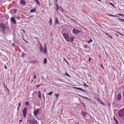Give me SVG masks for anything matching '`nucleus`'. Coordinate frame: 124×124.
<instances>
[{
	"mask_svg": "<svg viewBox=\"0 0 124 124\" xmlns=\"http://www.w3.org/2000/svg\"><path fill=\"white\" fill-rule=\"evenodd\" d=\"M63 36L66 41L68 42H73L74 39V37L72 36L70 37H69V34L68 33H64L62 34Z\"/></svg>",
	"mask_w": 124,
	"mask_h": 124,
	"instance_id": "nucleus-1",
	"label": "nucleus"
},
{
	"mask_svg": "<svg viewBox=\"0 0 124 124\" xmlns=\"http://www.w3.org/2000/svg\"><path fill=\"white\" fill-rule=\"evenodd\" d=\"M118 114L119 116L122 118H124V108L120 110Z\"/></svg>",
	"mask_w": 124,
	"mask_h": 124,
	"instance_id": "nucleus-2",
	"label": "nucleus"
},
{
	"mask_svg": "<svg viewBox=\"0 0 124 124\" xmlns=\"http://www.w3.org/2000/svg\"><path fill=\"white\" fill-rule=\"evenodd\" d=\"M38 123L37 121L33 118L28 121V124H35Z\"/></svg>",
	"mask_w": 124,
	"mask_h": 124,
	"instance_id": "nucleus-3",
	"label": "nucleus"
},
{
	"mask_svg": "<svg viewBox=\"0 0 124 124\" xmlns=\"http://www.w3.org/2000/svg\"><path fill=\"white\" fill-rule=\"evenodd\" d=\"M81 32V30H78L75 28H73L72 30L73 33L75 34H77Z\"/></svg>",
	"mask_w": 124,
	"mask_h": 124,
	"instance_id": "nucleus-4",
	"label": "nucleus"
},
{
	"mask_svg": "<svg viewBox=\"0 0 124 124\" xmlns=\"http://www.w3.org/2000/svg\"><path fill=\"white\" fill-rule=\"evenodd\" d=\"M27 108H25L23 109L22 111V113L23 114V116L24 117V118H25L26 114L27 111Z\"/></svg>",
	"mask_w": 124,
	"mask_h": 124,
	"instance_id": "nucleus-5",
	"label": "nucleus"
},
{
	"mask_svg": "<svg viewBox=\"0 0 124 124\" xmlns=\"http://www.w3.org/2000/svg\"><path fill=\"white\" fill-rule=\"evenodd\" d=\"M43 50L44 51V52H43V54H46L47 51L46 44V43H45L44 44V47Z\"/></svg>",
	"mask_w": 124,
	"mask_h": 124,
	"instance_id": "nucleus-6",
	"label": "nucleus"
},
{
	"mask_svg": "<svg viewBox=\"0 0 124 124\" xmlns=\"http://www.w3.org/2000/svg\"><path fill=\"white\" fill-rule=\"evenodd\" d=\"M0 27L4 31H5L6 29L4 23L0 24Z\"/></svg>",
	"mask_w": 124,
	"mask_h": 124,
	"instance_id": "nucleus-7",
	"label": "nucleus"
},
{
	"mask_svg": "<svg viewBox=\"0 0 124 124\" xmlns=\"http://www.w3.org/2000/svg\"><path fill=\"white\" fill-rule=\"evenodd\" d=\"M39 111V109H36L34 111V114L35 116H36L38 113Z\"/></svg>",
	"mask_w": 124,
	"mask_h": 124,
	"instance_id": "nucleus-8",
	"label": "nucleus"
},
{
	"mask_svg": "<svg viewBox=\"0 0 124 124\" xmlns=\"http://www.w3.org/2000/svg\"><path fill=\"white\" fill-rule=\"evenodd\" d=\"M117 99L118 100H119L121 99L122 98V96L121 94L120 93L117 94Z\"/></svg>",
	"mask_w": 124,
	"mask_h": 124,
	"instance_id": "nucleus-9",
	"label": "nucleus"
},
{
	"mask_svg": "<svg viewBox=\"0 0 124 124\" xmlns=\"http://www.w3.org/2000/svg\"><path fill=\"white\" fill-rule=\"evenodd\" d=\"M39 49L40 52H43V46L42 45L41 43H40V44L39 46Z\"/></svg>",
	"mask_w": 124,
	"mask_h": 124,
	"instance_id": "nucleus-10",
	"label": "nucleus"
},
{
	"mask_svg": "<svg viewBox=\"0 0 124 124\" xmlns=\"http://www.w3.org/2000/svg\"><path fill=\"white\" fill-rule=\"evenodd\" d=\"M11 20L14 24H16V23L15 19L13 17H12L11 18Z\"/></svg>",
	"mask_w": 124,
	"mask_h": 124,
	"instance_id": "nucleus-11",
	"label": "nucleus"
},
{
	"mask_svg": "<svg viewBox=\"0 0 124 124\" xmlns=\"http://www.w3.org/2000/svg\"><path fill=\"white\" fill-rule=\"evenodd\" d=\"M74 88H75V89H77L78 90H81V91L83 92H85L86 91L85 90L81 88H79L77 87H75Z\"/></svg>",
	"mask_w": 124,
	"mask_h": 124,
	"instance_id": "nucleus-12",
	"label": "nucleus"
},
{
	"mask_svg": "<svg viewBox=\"0 0 124 124\" xmlns=\"http://www.w3.org/2000/svg\"><path fill=\"white\" fill-rule=\"evenodd\" d=\"M20 3L23 5H25L26 3L24 0H21Z\"/></svg>",
	"mask_w": 124,
	"mask_h": 124,
	"instance_id": "nucleus-13",
	"label": "nucleus"
},
{
	"mask_svg": "<svg viewBox=\"0 0 124 124\" xmlns=\"http://www.w3.org/2000/svg\"><path fill=\"white\" fill-rule=\"evenodd\" d=\"M55 23L57 24V23L59 24L60 23L58 22V19L57 18H56L55 20Z\"/></svg>",
	"mask_w": 124,
	"mask_h": 124,
	"instance_id": "nucleus-14",
	"label": "nucleus"
},
{
	"mask_svg": "<svg viewBox=\"0 0 124 124\" xmlns=\"http://www.w3.org/2000/svg\"><path fill=\"white\" fill-rule=\"evenodd\" d=\"M36 11L35 8H34L33 9H31L30 12L31 13H33L35 12Z\"/></svg>",
	"mask_w": 124,
	"mask_h": 124,
	"instance_id": "nucleus-15",
	"label": "nucleus"
},
{
	"mask_svg": "<svg viewBox=\"0 0 124 124\" xmlns=\"http://www.w3.org/2000/svg\"><path fill=\"white\" fill-rule=\"evenodd\" d=\"M38 96L40 98H41V93L40 91H39V95Z\"/></svg>",
	"mask_w": 124,
	"mask_h": 124,
	"instance_id": "nucleus-16",
	"label": "nucleus"
},
{
	"mask_svg": "<svg viewBox=\"0 0 124 124\" xmlns=\"http://www.w3.org/2000/svg\"><path fill=\"white\" fill-rule=\"evenodd\" d=\"M49 22L50 23V25H52V18H51L50 19L49 21Z\"/></svg>",
	"mask_w": 124,
	"mask_h": 124,
	"instance_id": "nucleus-17",
	"label": "nucleus"
},
{
	"mask_svg": "<svg viewBox=\"0 0 124 124\" xmlns=\"http://www.w3.org/2000/svg\"><path fill=\"white\" fill-rule=\"evenodd\" d=\"M83 83H84V85H83L84 86H86L88 88L89 87V86L86 83H85L84 82H83Z\"/></svg>",
	"mask_w": 124,
	"mask_h": 124,
	"instance_id": "nucleus-18",
	"label": "nucleus"
},
{
	"mask_svg": "<svg viewBox=\"0 0 124 124\" xmlns=\"http://www.w3.org/2000/svg\"><path fill=\"white\" fill-rule=\"evenodd\" d=\"M59 9L60 10V11L62 12H63L64 11L63 8L61 7V6L60 7Z\"/></svg>",
	"mask_w": 124,
	"mask_h": 124,
	"instance_id": "nucleus-19",
	"label": "nucleus"
},
{
	"mask_svg": "<svg viewBox=\"0 0 124 124\" xmlns=\"http://www.w3.org/2000/svg\"><path fill=\"white\" fill-rule=\"evenodd\" d=\"M31 62L33 64H34L35 63H38L37 61L36 60H34Z\"/></svg>",
	"mask_w": 124,
	"mask_h": 124,
	"instance_id": "nucleus-20",
	"label": "nucleus"
},
{
	"mask_svg": "<svg viewBox=\"0 0 124 124\" xmlns=\"http://www.w3.org/2000/svg\"><path fill=\"white\" fill-rule=\"evenodd\" d=\"M34 1H35L36 2L38 5L40 4L38 0H34Z\"/></svg>",
	"mask_w": 124,
	"mask_h": 124,
	"instance_id": "nucleus-21",
	"label": "nucleus"
},
{
	"mask_svg": "<svg viewBox=\"0 0 124 124\" xmlns=\"http://www.w3.org/2000/svg\"><path fill=\"white\" fill-rule=\"evenodd\" d=\"M21 103H19L18 107L17 108V110L18 111H19V109L20 107V106H21Z\"/></svg>",
	"mask_w": 124,
	"mask_h": 124,
	"instance_id": "nucleus-22",
	"label": "nucleus"
},
{
	"mask_svg": "<svg viewBox=\"0 0 124 124\" xmlns=\"http://www.w3.org/2000/svg\"><path fill=\"white\" fill-rule=\"evenodd\" d=\"M44 63L45 64L47 62V60L46 58H45L44 59Z\"/></svg>",
	"mask_w": 124,
	"mask_h": 124,
	"instance_id": "nucleus-23",
	"label": "nucleus"
},
{
	"mask_svg": "<svg viewBox=\"0 0 124 124\" xmlns=\"http://www.w3.org/2000/svg\"><path fill=\"white\" fill-rule=\"evenodd\" d=\"M99 102H100V103L103 104V103L102 101L100 99L99 101H98Z\"/></svg>",
	"mask_w": 124,
	"mask_h": 124,
	"instance_id": "nucleus-24",
	"label": "nucleus"
},
{
	"mask_svg": "<svg viewBox=\"0 0 124 124\" xmlns=\"http://www.w3.org/2000/svg\"><path fill=\"white\" fill-rule=\"evenodd\" d=\"M93 41V40L91 39L89 41H88L87 42L88 43H90L91 42H92Z\"/></svg>",
	"mask_w": 124,
	"mask_h": 124,
	"instance_id": "nucleus-25",
	"label": "nucleus"
},
{
	"mask_svg": "<svg viewBox=\"0 0 124 124\" xmlns=\"http://www.w3.org/2000/svg\"><path fill=\"white\" fill-rule=\"evenodd\" d=\"M114 120L116 121V124H118V122H117V121L116 119L115 118V116H114Z\"/></svg>",
	"mask_w": 124,
	"mask_h": 124,
	"instance_id": "nucleus-26",
	"label": "nucleus"
},
{
	"mask_svg": "<svg viewBox=\"0 0 124 124\" xmlns=\"http://www.w3.org/2000/svg\"><path fill=\"white\" fill-rule=\"evenodd\" d=\"M108 15L109 16H113L115 17H117V15L114 16V15H110V14H108Z\"/></svg>",
	"mask_w": 124,
	"mask_h": 124,
	"instance_id": "nucleus-27",
	"label": "nucleus"
},
{
	"mask_svg": "<svg viewBox=\"0 0 124 124\" xmlns=\"http://www.w3.org/2000/svg\"><path fill=\"white\" fill-rule=\"evenodd\" d=\"M53 93V92L52 91H51L49 93H48V94L49 95H51Z\"/></svg>",
	"mask_w": 124,
	"mask_h": 124,
	"instance_id": "nucleus-28",
	"label": "nucleus"
},
{
	"mask_svg": "<svg viewBox=\"0 0 124 124\" xmlns=\"http://www.w3.org/2000/svg\"><path fill=\"white\" fill-rule=\"evenodd\" d=\"M118 15L120 16H121L122 17H123L124 16V15L123 14H118Z\"/></svg>",
	"mask_w": 124,
	"mask_h": 124,
	"instance_id": "nucleus-29",
	"label": "nucleus"
},
{
	"mask_svg": "<svg viewBox=\"0 0 124 124\" xmlns=\"http://www.w3.org/2000/svg\"><path fill=\"white\" fill-rule=\"evenodd\" d=\"M55 95H56V98H57V99L58 98V96H59V95H58V94L56 93V94H55Z\"/></svg>",
	"mask_w": 124,
	"mask_h": 124,
	"instance_id": "nucleus-30",
	"label": "nucleus"
},
{
	"mask_svg": "<svg viewBox=\"0 0 124 124\" xmlns=\"http://www.w3.org/2000/svg\"><path fill=\"white\" fill-rule=\"evenodd\" d=\"M29 103V102L27 101L26 102V104L27 106H28V104Z\"/></svg>",
	"mask_w": 124,
	"mask_h": 124,
	"instance_id": "nucleus-31",
	"label": "nucleus"
},
{
	"mask_svg": "<svg viewBox=\"0 0 124 124\" xmlns=\"http://www.w3.org/2000/svg\"><path fill=\"white\" fill-rule=\"evenodd\" d=\"M109 4H110L111 5H112L113 7H115V6L113 4H112V3H110V2L109 3Z\"/></svg>",
	"mask_w": 124,
	"mask_h": 124,
	"instance_id": "nucleus-32",
	"label": "nucleus"
},
{
	"mask_svg": "<svg viewBox=\"0 0 124 124\" xmlns=\"http://www.w3.org/2000/svg\"><path fill=\"white\" fill-rule=\"evenodd\" d=\"M12 46L13 47L15 46V43H12Z\"/></svg>",
	"mask_w": 124,
	"mask_h": 124,
	"instance_id": "nucleus-33",
	"label": "nucleus"
},
{
	"mask_svg": "<svg viewBox=\"0 0 124 124\" xmlns=\"http://www.w3.org/2000/svg\"><path fill=\"white\" fill-rule=\"evenodd\" d=\"M4 67L5 69H7V66L6 65H4Z\"/></svg>",
	"mask_w": 124,
	"mask_h": 124,
	"instance_id": "nucleus-34",
	"label": "nucleus"
},
{
	"mask_svg": "<svg viewBox=\"0 0 124 124\" xmlns=\"http://www.w3.org/2000/svg\"><path fill=\"white\" fill-rule=\"evenodd\" d=\"M118 19L119 20H120L122 21H124V19Z\"/></svg>",
	"mask_w": 124,
	"mask_h": 124,
	"instance_id": "nucleus-35",
	"label": "nucleus"
},
{
	"mask_svg": "<svg viewBox=\"0 0 124 124\" xmlns=\"http://www.w3.org/2000/svg\"><path fill=\"white\" fill-rule=\"evenodd\" d=\"M36 75L35 74H34V79H36Z\"/></svg>",
	"mask_w": 124,
	"mask_h": 124,
	"instance_id": "nucleus-36",
	"label": "nucleus"
},
{
	"mask_svg": "<svg viewBox=\"0 0 124 124\" xmlns=\"http://www.w3.org/2000/svg\"><path fill=\"white\" fill-rule=\"evenodd\" d=\"M96 100L98 101H99L100 100L98 98H96Z\"/></svg>",
	"mask_w": 124,
	"mask_h": 124,
	"instance_id": "nucleus-37",
	"label": "nucleus"
},
{
	"mask_svg": "<svg viewBox=\"0 0 124 124\" xmlns=\"http://www.w3.org/2000/svg\"><path fill=\"white\" fill-rule=\"evenodd\" d=\"M91 58L90 57H89V61L90 62L91 61Z\"/></svg>",
	"mask_w": 124,
	"mask_h": 124,
	"instance_id": "nucleus-38",
	"label": "nucleus"
},
{
	"mask_svg": "<svg viewBox=\"0 0 124 124\" xmlns=\"http://www.w3.org/2000/svg\"><path fill=\"white\" fill-rule=\"evenodd\" d=\"M109 36V37H110L112 39L113 38L112 36L110 35H109V36Z\"/></svg>",
	"mask_w": 124,
	"mask_h": 124,
	"instance_id": "nucleus-39",
	"label": "nucleus"
},
{
	"mask_svg": "<svg viewBox=\"0 0 124 124\" xmlns=\"http://www.w3.org/2000/svg\"><path fill=\"white\" fill-rule=\"evenodd\" d=\"M56 8H59V7L58 6V4H56Z\"/></svg>",
	"mask_w": 124,
	"mask_h": 124,
	"instance_id": "nucleus-40",
	"label": "nucleus"
},
{
	"mask_svg": "<svg viewBox=\"0 0 124 124\" xmlns=\"http://www.w3.org/2000/svg\"><path fill=\"white\" fill-rule=\"evenodd\" d=\"M84 98L85 99H88V100H90V99L87 97H84Z\"/></svg>",
	"mask_w": 124,
	"mask_h": 124,
	"instance_id": "nucleus-41",
	"label": "nucleus"
},
{
	"mask_svg": "<svg viewBox=\"0 0 124 124\" xmlns=\"http://www.w3.org/2000/svg\"><path fill=\"white\" fill-rule=\"evenodd\" d=\"M104 33L105 34L107 35L108 36H109V34L108 33L106 32H104Z\"/></svg>",
	"mask_w": 124,
	"mask_h": 124,
	"instance_id": "nucleus-42",
	"label": "nucleus"
},
{
	"mask_svg": "<svg viewBox=\"0 0 124 124\" xmlns=\"http://www.w3.org/2000/svg\"><path fill=\"white\" fill-rule=\"evenodd\" d=\"M66 75L68 76H70L67 73V72H66Z\"/></svg>",
	"mask_w": 124,
	"mask_h": 124,
	"instance_id": "nucleus-43",
	"label": "nucleus"
},
{
	"mask_svg": "<svg viewBox=\"0 0 124 124\" xmlns=\"http://www.w3.org/2000/svg\"><path fill=\"white\" fill-rule=\"evenodd\" d=\"M17 19L19 20L20 19V17L19 16H18L17 17Z\"/></svg>",
	"mask_w": 124,
	"mask_h": 124,
	"instance_id": "nucleus-44",
	"label": "nucleus"
},
{
	"mask_svg": "<svg viewBox=\"0 0 124 124\" xmlns=\"http://www.w3.org/2000/svg\"><path fill=\"white\" fill-rule=\"evenodd\" d=\"M42 96L43 97V99H44L45 98V97L44 95V94H43Z\"/></svg>",
	"mask_w": 124,
	"mask_h": 124,
	"instance_id": "nucleus-45",
	"label": "nucleus"
},
{
	"mask_svg": "<svg viewBox=\"0 0 124 124\" xmlns=\"http://www.w3.org/2000/svg\"><path fill=\"white\" fill-rule=\"evenodd\" d=\"M118 32V33L119 34H120L121 35H122V36H123V35L122 34H121L120 33V32Z\"/></svg>",
	"mask_w": 124,
	"mask_h": 124,
	"instance_id": "nucleus-46",
	"label": "nucleus"
},
{
	"mask_svg": "<svg viewBox=\"0 0 124 124\" xmlns=\"http://www.w3.org/2000/svg\"><path fill=\"white\" fill-rule=\"evenodd\" d=\"M87 114V113H85V114L84 115V116H85H85Z\"/></svg>",
	"mask_w": 124,
	"mask_h": 124,
	"instance_id": "nucleus-47",
	"label": "nucleus"
},
{
	"mask_svg": "<svg viewBox=\"0 0 124 124\" xmlns=\"http://www.w3.org/2000/svg\"><path fill=\"white\" fill-rule=\"evenodd\" d=\"M22 120H19V122L21 123L22 121Z\"/></svg>",
	"mask_w": 124,
	"mask_h": 124,
	"instance_id": "nucleus-48",
	"label": "nucleus"
},
{
	"mask_svg": "<svg viewBox=\"0 0 124 124\" xmlns=\"http://www.w3.org/2000/svg\"><path fill=\"white\" fill-rule=\"evenodd\" d=\"M63 59H64V60L66 62L67 61L66 60L65 58H64Z\"/></svg>",
	"mask_w": 124,
	"mask_h": 124,
	"instance_id": "nucleus-49",
	"label": "nucleus"
},
{
	"mask_svg": "<svg viewBox=\"0 0 124 124\" xmlns=\"http://www.w3.org/2000/svg\"><path fill=\"white\" fill-rule=\"evenodd\" d=\"M101 66L103 68H104L102 66V65H101Z\"/></svg>",
	"mask_w": 124,
	"mask_h": 124,
	"instance_id": "nucleus-50",
	"label": "nucleus"
},
{
	"mask_svg": "<svg viewBox=\"0 0 124 124\" xmlns=\"http://www.w3.org/2000/svg\"><path fill=\"white\" fill-rule=\"evenodd\" d=\"M58 9H59V8H56V10H58Z\"/></svg>",
	"mask_w": 124,
	"mask_h": 124,
	"instance_id": "nucleus-51",
	"label": "nucleus"
},
{
	"mask_svg": "<svg viewBox=\"0 0 124 124\" xmlns=\"http://www.w3.org/2000/svg\"><path fill=\"white\" fill-rule=\"evenodd\" d=\"M40 85H37V87H39L40 86Z\"/></svg>",
	"mask_w": 124,
	"mask_h": 124,
	"instance_id": "nucleus-52",
	"label": "nucleus"
},
{
	"mask_svg": "<svg viewBox=\"0 0 124 124\" xmlns=\"http://www.w3.org/2000/svg\"><path fill=\"white\" fill-rule=\"evenodd\" d=\"M98 0V1H101V0Z\"/></svg>",
	"mask_w": 124,
	"mask_h": 124,
	"instance_id": "nucleus-53",
	"label": "nucleus"
},
{
	"mask_svg": "<svg viewBox=\"0 0 124 124\" xmlns=\"http://www.w3.org/2000/svg\"><path fill=\"white\" fill-rule=\"evenodd\" d=\"M123 95L124 96V92H123Z\"/></svg>",
	"mask_w": 124,
	"mask_h": 124,
	"instance_id": "nucleus-54",
	"label": "nucleus"
},
{
	"mask_svg": "<svg viewBox=\"0 0 124 124\" xmlns=\"http://www.w3.org/2000/svg\"><path fill=\"white\" fill-rule=\"evenodd\" d=\"M66 62H67V64H68V61H66Z\"/></svg>",
	"mask_w": 124,
	"mask_h": 124,
	"instance_id": "nucleus-55",
	"label": "nucleus"
},
{
	"mask_svg": "<svg viewBox=\"0 0 124 124\" xmlns=\"http://www.w3.org/2000/svg\"><path fill=\"white\" fill-rule=\"evenodd\" d=\"M77 124H79V123L78 122L77 123Z\"/></svg>",
	"mask_w": 124,
	"mask_h": 124,
	"instance_id": "nucleus-56",
	"label": "nucleus"
},
{
	"mask_svg": "<svg viewBox=\"0 0 124 124\" xmlns=\"http://www.w3.org/2000/svg\"><path fill=\"white\" fill-rule=\"evenodd\" d=\"M85 47H86V48L87 47V46H85Z\"/></svg>",
	"mask_w": 124,
	"mask_h": 124,
	"instance_id": "nucleus-57",
	"label": "nucleus"
},
{
	"mask_svg": "<svg viewBox=\"0 0 124 124\" xmlns=\"http://www.w3.org/2000/svg\"><path fill=\"white\" fill-rule=\"evenodd\" d=\"M116 35H117V36H118V35L117 34H116Z\"/></svg>",
	"mask_w": 124,
	"mask_h": 124,
	"instance_id": "nucleus-58",
	"label": "nucleus"
}]
</instances>
